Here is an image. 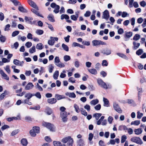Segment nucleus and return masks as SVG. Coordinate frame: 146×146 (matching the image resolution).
Wrapping results in <instances>:
<instances>
[{
  "label": "nucleus",
  "instance_id": "61",
  "mask_svg": "<svg viewBox=\"0 0 146 146\" xmlns=\"http://www.w3.org/2000/svg\"><path fill=\"white\" fill-rule=\"evenodd\" d=\"M80 111L81 112V113L85 116H86L87 115V113L86 111L84 110L83 108L80 109Z\"/></svg>",
  "mask_w": 146,
  "mask_h": 146
},
{
  "label": "nucleus",
  "instance_id": "37",
  "mask_svg": "<svg viewBox=\"0 0 146 146\" xmlns=\"http://www.w3.org/2000/svg\"><path fill=\"white\" fill-rule=\"evenodd\" d=\"M76 15H72L70 17L71 19L74 21H76L78 17V15L77 13H76Z\"/></svg>",
  "mask_w": 146,
  "mask_h": 146
},
{
  "label": "nucleus",
  "instance_id": "16",
  "mask_svg": "<svg viewBox=\"0 0 146 146\" xmlns=\"http://www.w3.org/2000/svg\"><path fill=\"white\" fill-rule=\"evenodd\" d=\"M72 139L73 138H72L70 136H67L63 138L61 140V141L63 143H65Z\"/></svg>",
  "mask_w": 146,
  "mask_h": 146
},
{
  "label": "nucleus",
  "instance_id": "56",
  "mask_svg": "<svg viewBox=\"0 0 146 146\" xmlns=\"http://www.w3.org/2000/svg\"><path fill=\"white\" fill-rule=\"evenodd\" d=\"M74 142L73 139L69 141L66 144V146H72Z\"/></svg>",
  "mask_w": 146,
  "mask_h": 146
},
{
  "label": "nucleus",
  "instance_id": "28",
  "mask_svg": "<svg viewBox=\"0 0 146 146\" xmlns=\"http://www.w3.org/2000/svg\"><path fill=\"white\" fill-rule=\"evenodd\" d=\"M88 70L90 73L92 74L96 75L98 73V72L94 68L89 69Z\"/></svg>",
  "mask_w": 146,
  "mask_h": 146
},
{
  "label": "nucleus",
  "instance_id": "26",
  "mask_svg": "<svg viewBox=\"0 0 146 146\" xmlns=\"http://www.w3.org/2000/svg\"><path fill=\"white\" fill-rule=\"evenodd\" d=\"M99 103V100L98 99L93 100L90 101V104L91 105L95 106Z\"/></svg>",
  "mask_w": 146,
  "mask_h": 146
},
{
  "label": "nucleus",
  "instance_id": "31",
  "mask_svg": "<svg viewBox=\"0 0 146 146\" xmlns=\"http://www.w3.org/2000/svg\"><path fill=\"white\" fill-rule=\"evenodd\" d=\"M20 6H19L18 10L19 11L22 13H26L27 11L26 9H24L21 4H20Z\"/></svg>",
  "mask_w": 146,
  "mask_h": 146
},
{
  "label": "nucleus",
  "instance_id": "39",
  "mask_svg": "<svg viewBox=\"0 0 146 146\" xmlns=\"http://www.w3.org/2000/svg\"><path fill=\"white\" fill-rule=\"evenodd\" d=\"M33 96V94L29 93L25 94V97L27 99H30Z\"/></svg>",
  "mask_w": 146,
  "mask_h": 146
},
{
  "label": "nucleus",
  "instance_id": "43",
  "mask_svg": "<svg viewBox=\"0 0 146 146\" xmlns=\"http://www.w3.org/2000/svg\"><path fill=\"white\" fill-rule=\"evenodd\" d=\"M62 46L63 49L65 51L68 52L69 51V48L68 46L63 43L62 44Z\"/></svg>",
  "mask_w": 146,
  "mask_h": 146
},
{
  "label": "nucleus",
  "instance_id": "6",
  "mask_svg": "<svg viewBox=\"0 0 146 146\" xmlns=\"http://www.w3.org/2000/svg\"><path fill=\"white\" fill-rule=\"evenodd\" d=\"M50 7L54 9L53 12L55 14L58 13L59 12L60 8L59 5H57L54 3H52L51 4Z\"/></svg>",
  "mask_w": 146,
  "mask_h": 146
},
{
  "label": "nucleus",
  "instance_id": "20",
  "mask_svg": "<svg viewBox=\"0 0 146 146\" xmlns=\"http://www.w3.org/2000/svg\"><path fill=\"white\" fill-rule=\"evenodd\" d=\"M77 143L78 146H83L84 145V141L82 139H80L77 140Z\"/></svg>",
  "mask_w": 146,
  "mask_h": 146
},
{
  "label": "nucleus",
  "instance_id": "33",
  "mask_svg": "<svg viewBox=\"0 0 146 146\" xmlns=\"http://www.w3.org/2000/svg\"><path fill=\"white\" fill-rule=\"evenodd\" d=\"M44 48V46L41 43H39L37 44L36 48L39 50L42 49Z\"/></svg>",
  "mask_w": 146,
  "mask_h": 146
},
{
  "label": "nucleus",
  "instance_id": "44",
  "mask_svg": "<svg viewBox=\"0 0 146 146\" xmlns=\"http://www.w3.org/2000/svg\"><path fill=\"white\" fill-rule=\"evenodd\" d=\"M64 19H69V16L67 15L62 14L61 16V19L63 20Z\"/></svg>",
  "mask_w": 146,
  "mask_h": 146
},
{
  "label": "nucleus",
  "instance_id": "54",
  "mask_svg": "<svg viewBox=\"0 0 146 146\" xmlns=\"http://www.w3.org/2000/svg\"><path fill=\"white\" fill-rule=\"evenodd\" d=\"M33 96H35L36 98L40 99L41 97V96L39 92H37L35 94H33Z\"/></svg>",
  "mask_w": 146,
  "mask_h": 146
},
{
  "label": "nucleus",
  "instance_id": "52",
  "mask_svg": "<svg viewBox=\"0 0 146 146\" xmlns=\"http://www.w3.org/2000/svg\"><path fill=\"white\" fill-rule=\"evenodd\" d=\"M44 33V31L43 30L40 29H37L36 30L35 33L37 35H42Z\"/></svg>",
  "mask_w": 146,
  "mask_h": 146
},
{
  "label": "nucleus",
  "instance_id": "34",
  "mask_svg": "<svg viewBox=\"0 0 146 146\" xmlns=\"http://www.w3.org/2000/svg\"><path fill=\"white\" fill-rule=\"evenodd\" d=\"M29 99L27 98L23 101L22 103L24 104H27L29 105H31L32 104V103L29 101Z\"/></svg>",
  "mask_w": 146,
  "mask_h": 146
},
{
  "label": "nucleus",
  "instance_id": "32",
  "mask_svg": "<svg viewBox=\"0 0 146 146\" xmlns=\"http://www.w3.org/2000/svg\"><path fill=\"white\" fill-rule=\"evenodd\" d=\"M59 75V71L58 70L56 71L54 73L53 77L54 79L57 80Z\"/></svg>",
  "mask_w": 146,
  "mask_h": 146
},
{
  "label": "nucleus",
  "instance_id": "38",
  "mask_svg": "<svg viewBox=\"0 0 146 146\" xmlns=\"http://www.w3.org/2000/svg\"><path fill=\"white\" fill-rule=\"evenodd\" d=\"M140 35L138 34H136L133 38V40H138L140 38Z\"/></svg>",
  "mask_w": 146,
  "mask_h": 146
},
{
  "label": "nucleus",
  "instance_id": "9",
  "mask_svg": "<svg viewBox=\"0 0 146 146\" xmlns=\"http://www.w3.org/2000/svg\"><path fill=\"white\" fill-rule=\"evenodd\" d=\"M50 39L48 40V43L49 45L51 46L54 44L55 41H57L58 40L57 37H50Z\"/></svg>",
  "mask_w": 146,
  "mask_h": 146
},
{
  "label": "nucleus",
  "instance_id": "5",
  "mask_svg": "<svg viewBox=\"0 0 146 146\" xmlns=\"http://www.w3.org/2000/svg\"><path fill=\"white\" fill-rule=\"evenodd\" d=\"M131 141L137 144L141 145L143 143L142 140L139 137H133L130 139Z\"/></svg>",
  "mask_w": 146,
  "mask_h": 146
},
{
  "label": "nucleus",
  "instance_id": "15",
  "mask_svg": "<svg viewBox=\"0 0 146 146\" xmlns=\"http://www.w3.org/2000/svg\"><path fill=\"white\" fill-rule=\"evenodd\" d=\"M28 2L29 4L37 10H38V7L35 3L31 0H28Z\"/></svg>",
  "mask_w": 146,
  "mask_h": 146
},
{
  "label": "nucleus",
  "instance_id": "47",
  "mask_svg": "<svg viewBox=\"0 0 146 146\" xmlns=\"http://www.w3.org/2000/svg\"><path fill=\"white\" fill-rule=\"evenodd\" d=\"M75 66L77 68L79 67L80 66V63L79 61L77 59H76L74 62Z\"/></svg>",
  "mask_w": 146,
  "mask_h": 146
},
{
  "label": "nucleus",
  "instance_id": "36",
  "mask_svg": "<svg viewBox=\"0 0 146 146\" xmlns=\"http://www.w3.org/2000/svg\"><path fill=\"white\" fill-rule=\"evenodd\" d=\"M134 46V48L136 49H137L140 45V44L139 43H137L136 42L134 41L133 43Z\"/></svg>",
  "mask_w": 146,
  "mask_h": 146
},
{
  "label": "nucleus",
  "instance_id": "45",
  "mask_svg": "<svg viewBox=\"0 0 146 146\" xmlns=\"http://www.w3.org/2000/svg\"><path fill=\"white\" fill-rule=\"evenodd\" d=\"M45 112L48 115H50L52 113L51 109L49 108H46Z\"/></svg>",
  "mask_w": 146,
  "mask_h": 146
},
{
  "label": "nucleus",
  "instance_id": "50",
  "mask_svg": "<svg viewBox=\"0 0 146 146\" xmlns=\"http://www.w3.org/2000/svg\"><path fill=\"white\" fill-rule=\"evenodd\" d=\"M64 60L65 62L68 61L70 60V56L65 55L64 56Z\"/></svg>",
  "mask_w": 146,
  "mask_h": 146
},
{
  "label": "nucleus",
  "instance_id": "4",
  "mask_svg": "<svg viewBox=\"0 0 146 146\" xmlns=\"http://www.w3.org/2000/svg\"><path fill=\"white\" fill-rule=\"evenodd\" d=\"M54 63L56 65L60 68H63L65 66L64 64L60 62L59 57L56 56L54 58Z\"/></svg>",
  "mask_w": 146,
  "mask_h": 146
},
{
  "label": "nucleus",
  "instance_id": "25",
  "mask_svg": "<svg viewBox=\"0 0 146 146\" xmlns=\"http://www.w3.org/2000/svg\"><path fill=\"white\" fill-rule=\"evenodd\" d=\"M57 102L56 99L55 98H51L48 99L47 100V102L48 103L50 104H54L55 103Z\"/></svg>",
  "mask_w": 146,
  "mask_h": 146
},
{
  "label": "nucleus",
  "instance_id": "1",
  "mask_svg": "<svg viewBox=\"0 0 146 146\" xmlns=\"http://www.w3.org/2000/svg\"><path fill=\"white\" fill-rule=\"evenodd\" d=\"M97 82L98 85L103 88L107 89L109 88H110L109 85H107L106 83L101 79H97Z\"/></svg>",
  "mask_w": 146,
  "mask_h": 146
},
{
  "label": "nucleus",
  "instance_id": "10",
  "mask_svg": "<svg viewBox=\"0 0 146 146\" xmlns=\"http://www.w3.org/2000/svg\"><path fill=\"white\" fill-rule=\"evenodd\" d=\"M101 53L104 55H108L111 53V50L110 49L108 48H106L101 50Z\"/></svg>",
  "mask_w": 146,
  "mask_h": 146
},
{
  "label": "nucleus",
  "instance_id": "60",
  "mask_svg": "<svg viewBox=\"0 0 146 146\" xmlns=\"http://www.w3.org/2000/svg\"><path fill=\"white\" fill-rule=\"evenodd\" d=\"M117 55L121 58H127L126 55L121 53H117Z\"/></svg>",
  "mask_w": 146,
  "mask_h": 146
},
{
  "label": "nucleus",
  "instance_id": "24",
  "mask_svg": "<svg viewBox=\"0 0 146 146\" xmlns=\"http://www.w3.org/2000/svg\"><path fill=\"white\" fill-rule=\"evenodd\" d=\"M53 144L54 146H66L65 144H62L60 142L58 141H54Z\"/></svg>",
  "mask_w": 146,
  "mask_h": 146
},
{
  "label": "nucleus",
  "instance_id": "22",
  "mask_svg": "<svg viewBox=\"0 0 146 146\" xmlns=\"http://www.w3.org/2000/svg\"><path fill=\"white\" fill-rule=\"evenodd\" d=\"M55 97L56 98L55 99L58 100H59L65 98V97L63 95H60L57 94H55Z\"/></svg>",
  "mask_w": 146,
  "mask_h": 146
},
{
  "label": "nucleus",
  "instance_id": "57",
  "mask_svg": "<svg viewBox=\"0 0 146 146\" xmlns=\"http://www.w3.org/2000/svg\"><path fill=\"white\" fill-rule=\"evenodd\" d=\"M101 115L102 114L101 113H96L94 115V116L95 117L96 119L98 120Z\"/></svg>",
  "mask_w": 146,
  "mask_h": 146
},
{
  "label": "nucleus",
  "instance_id": "42",
  "mask_svg": "<svg viewBox=\"0 0 146 146\" xmlns=\"http://www.w3.org/2000/svg\"><path fill=\"white\" fill-rule=\"evenodd\" d=\"M36 52V48L35 46H33L29 50V52L31 53H33Z\"/></svg>",
  "mask_w": 146,
  "mask_h": 146
},
{
  "label": "nucleus",
  "instance_id": "35",
  "mask_svg": "<svg viewBox=\"0 0 146 146\" xmlns=\"http://www.w3.org/2000/svg\"><path fill=\"white\" fill-rule=\"evenodd\" d=\"M103 101L104 103V106L107 107L109 106V101L108 100L105 98H103Z\"/></svg>",
  "mask_w": 146,
  "mask_h": 146
},
{
  "label": "nucleus",
  "instance_id": "13",
  "mask_svg": "<svg viewBox=\"0 0 146 146\" xmlns=\"http://www.w3.org/2000/svg\"><path fill=\"white\" fill-rule=\"evenodd\" d=\"M113 108L117 112L121 113L122 112V111L120 108L119 107L117 104L114 103L113 104Z\"/></svg>",
  "mask_w": 146,
  "mask_h": 146
},
{
  "label": "nucleus",
  "instance_id": "55",
  "mask_svg": "<svg viewBox=\"0 0 146 146\" xmlns=\"http://www.w3.org/2000/svg\"><path fill=\"white\" fill-rule=\"evenodd\" d=\"M129 16V14L127 12L125 11L122 12L121 17H122L125 18Z\"/></svg>",
  "mask_w": 146,
  "mask_h": 146
},
{
  "label": "nucleus",
  "instance_id": "3",
  "mask_svg": "<svg viewBox=\"0 0 146 146\" xmlns=\"http://www.w3.org/2000/svg\"><path fill=\"white\" fill-rule=\"evenodd\" d=\"M40 132L39 127H34L33 129L30 130V134L33 137H35L36 135V133H38Z\"/></svg>",
  "mask_w": 146,
  "mask_h": 146
},
{
  "label": "nucleus",
  "instance_id": "7",
  "mask_svg": "<svg viewBox=\"0 0 146 146\" xmlns=\"http://www.w3.org/2000/svg\"><path fill=\"white\" fill-rule=\"evenodd\" d=\"M92 43L93 46H97L100 45H106V43L100 40H95L92 41Z\"/></svg>",
  "mask_w": 146,
  "mask_h": 146
},
{
  "label": "nucleus",
  "instance_id": "23",
  "mask_svg": "<svg viewBox=\"0 0 146 146\" xmlns=\"http://www.w3.org/2000/svg\"><path fill=\"white\" fill-rule=\"evenodd\" d=\"M47 18L48 20L51 22H54L55 21L54 16L52 14H50L48 15Z\"/></svg>",
  "mask_w": 146,
  "mask_h": 146
},
{
  "label": "nucleus",
  "instance_id": "53",
  "mask_svg": "<svg viewBox=\"0 0 146 146\" xmlns=\"http://www.w3.org/2000/svg\"><path fill=\"white\" fill-rule=\"evenodd\" d=\"M10 1L14 4V5L15 6H17V5L20 4L19 2L17 0H10Z\"/></svg>",
  "mask_w": 146,
  "mask_h": 146
},
{
  "label": "nucleus",
  "instance_id": "18",
  "mask_svg": "<svg viewBox=\"0 0 146 146\" xmlns=\"http://www.w3.org/2000/svg\"><path fill=\"white\" fill-rule=\"evenodd\" d=\"M143 131V129L140 128L135 129L134 130L135 133V134L137 135H139L141 134L142 133Z\"/></svg>",
  "mask_w": 146,
  "mask_h": 146
},
{
  "label": "nucleus",
  "instance_id": "46",
  "mask_svg": "<svg viewBox=\"0 0 146 146\" xmlns=\"http://www.w3.org/2000/svg\"><path fill=\"white\" fill-rule=\"evenodd\" d=\"M104 118V116L101 117L100 119L97 121V124L98 125H100L102 123V122L104 120L103 119Z\"/></svg>",
  "mask_w": 146,
  "mask_h": 146
},
{
  "label": "nucleus",
  "instance_id": "58",
  "mask_svg": "<svg viewBox=\"0 0 146 146\" xmlns=\"http://www.w3.org/2000/svg\"><path fill=\"white\" fill-rule=\"evenodd\" d=\"M82 44L84 45L89 46L90 45V42L89 41L84 40L82 42Z\"/></svg>",
  "mask_w": 146,
  "mask_h": 146
},
{
  "label": "nucleus",
  "instance_id": "21",
  "mask_svg": "<svg viewBox=\"0 0 146 146\" xmlns=\"http://www.w3.org/2000/svg\"><path fill=\"white\" fill-rule=\"evenodd\" d=\"M65 95L72 98H75L76 97L75 94L73 92H67L65 93Z\"/></svg>",
  "mask_w": 146,
  "mask_h": 146
},
{
  "label": "nucleus",
  "instance_id": "59",
  "mask_svg": "<svg viewBox=\"0 0 146 146\" xmlns=\"http://www.w3.org/2000/svg\"><path fill=\"white\" fill-rule=\"evenodd\" d=\"M143 49H140L136 51V54L138 55H140L143 53Z\"/></svg>",
  "mask_w": 146,
  "mask_h": 146
},
{
  "label": "nucleus",
  "instance_id": "17",
  "mask_svg": "<svg viewBox=\"0 0 146 146\" xmlns=\"http://www.w3.org/2000/svg\"><path fill=\"white\" fill-rule=\"evenodd\" d=\"M34 85L32 83L29 82L28 83L25 87V89L29 90L32 89Z\"/></svg>",
  "mask_w": 146,
  "mask_h": 146
},
{
  "label": "nucleus",
  "instance_id": "29",
  "mask_svg": "<svg viewBox=\"0 0 146 146\" xmlns=\"http://www.w3.org/2000/svg\"><path fill=\"white\" fill-rule=\"evenodd\" d=\"M33 18L31 17H28L27 16H25V19L26 22H29L30 23L32 24V21L33 20Z\"/></svg>",
  "mask_w": 146,
  "mask_h": 146
},
{
  "label": "nucleus",
  "instance_id": "8",
  "mask_svg": "<svg viewBox=\"0 0 146 146\" xmlns=\"http://www.w3.org/2000/svg\"><path fill=\"white\" fill-rule=\"evenodd\" d=\"M60 116L63 122H66L67 120L68 115L66 112L60 113Z\"/></svg>",
  "mask_w": 146,
  "mask_h": 146
},
{
  "label": "nucleus",
  "instance_id": "12",
  "mask_svg": "<svg viewBox=\"0 0 146 146\" xmlns=\"http://www.w3.org/2000/svg\"><path fill=\"white\" fill-rule=\"evenodd\" d=\"M110 17L109 11L108 10H106L103 12L102 18L105 19L106 20H108Z\"/></svg>",
  "mask_w": 146,
  "mask_h": 146
},
{
  "label": "nucleus",
  "instance_id": "14",
  "mask_svg": "<svg viewBox=\"0 0 146 146\" xmlns=\"http://www.w3.org/2000/svg\"><path fill=\"white\" fill-rule=\"evenodd\" d=\"M14 64L18 66H22L23 65L24 62L23 61H21L17 59H14L13 61Z\"/></svg>",
  "mask_w": 146,
  "mask_h": 146
},
{
  "label": "nucleus",
  "instance_id": "40",
  "mask_svg": "<svg viewBox=\"0 0 146 146\" xmlns=\"http://www.w3.org/2000/svg\"><path fill=\"white\" fill-rule=\"evenodd\" d=\"M4 68L8 74H9L10 73L11 70L9 65H7L5 67H4Z\"/></svg>",
  "mask_w": 146,
  "mask_h": 146
},
{
  "label": "nucleus",
  "instance_id": "63",
  "mask_svg": "<svg viewBox=\"0 0 146 146\" xmlns=\"http://www.w3.org/2000/svg\"><path fill=\"white\" fill-rule=\"evenodd\" d=\"M127 38H129L132 35V33L131 32H128L125 34Z\"/></svg>",
  "mask_w": 146,
  "mask_h": 146
},
{
  "label": "nucleus",
  "instance_id": "30",
  "mask_svg": "<svg viewBox=\"0 0 146 146\" xmlns=\"http://www.w3.org/2000/svg\"><path fill=\"white\" fill-rule=\"evenodd\" d=\"M54 68V66L52 64H49L48 66V70L49 72L51 73L53 71Z\"/></svg>",
  "mask_w": 146,
  "mask_h": 146
},
{
  "label": "nucleus",
  "instance_id": "2",
  "mask_svg": "<svg viewBox=\"0 0 146 146\" xmlns=\"http://www.w3.org/2000/svg\"><path fill=\"white\" fill-rule=\"evenodd\" d=\"M42 125L46 127L51 131L54 132L55 131L54 126L50 123L43 122L42 123Z\"/></svg>",
  "mask_w": 146,
  "mask_h": 146
},
{
  "label": "nucleus",
  "instance_id": "64",
  "mask_svg": "<svg viewBox=\"0 0 146 146\" xmlns=\"http://www.w3.org/2000/svg\"><path fill=\"white\" fill-rule=\"evenodd\" d=\"M19 31H16L13 32L12 34V36L13 37H15L19 33Z\"/></svg>",
  "mask_w": 146,
  "mask_h": 146
},
{
  "label": "nucleus",
  "instance_id": "11",
  "mask_svg": "<svg viewBox=\"0 0 146 146\" xmlns=\"http://www.w3.org/2000/svg\"><path fill=\"white\" fill-rule=\"evenodd\" d=\"M0 74L1 76L3 79L8 81L9 80V78L7 74L5 73L4 71L0 69Z\"/></svg>",
  "mask_w": 146,
  "mask_h": 146
},
{
  "label": "nucleus",
  "instance_id": "51",
  "mask_svg": "<svg viewBox=\"0 0 146 146\" xmlns=\"http://www.w3.org/2000/svg\"><path fill=\"white\" fill-rule=\"evenodd\" d=\"M127 136L125 135H123L121 137V143H123L125 141H126V140L127 139Z\"/></svg>",
  "mask_w": 146,
  "mask_h": 146
},
{
  "label": "nucleus",
  "instance_id": "19",
  "mask_svg": "<svg viewBox=\"0 0 146 146\" xmlns=\"http://www.w3.org/2000/svg\"><path fill=\"white\" fill-rule=\"evenodd\" d=\"M9 93V92L6 90H5L3 93L0 95V101L2 100L5 97L6 95H8Z\"/></svg>",
  "mask_w": 146,
  "mask_h": 146
},
{
  "label": "nucleus",
  "instance_id": "41",
  "mask_svg": "<svg viewBox=\"0 0 146 146\" xmlns=\"http://www.w3.org/2000/svg\"><path fill=\"white\" fill-rule=\"evenodd\" d=\"M74 107L76 112L78 113L80 111V110L78 106L76 104H74Z\"/></svg>",
  "mask_w": 146,
  "mask_h": 146
},
{
  "label": "nucleus",
  "instance_id": "49",
  "mask_svg": "<svg viewBox=\"0 0 146 146\" xmlns=\"http://www.w3.org/2000/svg\"><path fill=\"white\" fill-rule=\"evenodd\" d=\"M140 123V121L139 120H136L134 121H132L131 123V125H138Z\"/></svg>",
  "mask_w": 146,
  "mask_h": 146
},
{
  "label": "nucleus",
  "instance_id": "62",
  "mask_svg": "<svg viewBox=\"0 0 146 146\" xmlns=\"http://www.w3.org/2000/svg\"><path fill=\"white\" fill-rule=\"evenodd\" d=\"M84 108L86 109L88 111H89L90 110V107L88 104H86L84 106Z\"/></svg>",
  "mask_w": 146,
  "mask_h": 146
},
{
  "label": "nucleus",
  "instance_id": "48",
  "mask_svg": "<svg viewBox=\"0 0 146 146\" xmlns=\"http://www.w3.org/2000/svg\"><path fill=\"white\" fill-rule=\"evenodd\" d=\"M19 131V130L18 129L15 130L12 132L11 134V136H14L18 133Z\"/></svg>",
  "mask_w": 146,
  "mask_h": 146
},
{
  "label": "nucleus",
  "instance_id": "27",
  "mask_svg": "<svg viewBox=\"0 0 146 146\" xmlns=\"http://www.w3.org/2000/svg\"><path fill=\"white\" fill-rule=\"evenodd\" d=\"M21 143L23 146H26L28 143L27 139L25 138H23L21 140Z\"/></svg>",
  "mask_w": 146,
  "mask_h": 146
}]
</instances>
